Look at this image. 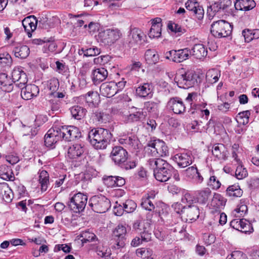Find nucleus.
Returning a JSON list of instances; mask_svg holds the SVG:
<instances>
[{"instance_id": "nucleus-13", "label": "nucleus", "mask_w": 259, "mask_h": 259, "mask_svg": "<svg viewBox=\"0 0 259 259\" xmlns=\"http://www.w3.org/2000/svg\"><path fill=\"white\" fill-rule=\"evenodd\" d=\"M186 9L192 12L196 17L201 20L204 16V10L202 7L195 0L188 1L185 4Z\"/></svg>"}, {"instance_id": "nucleus-32", "label": "nucleus", "mask_w": 259, "mask_h": 259, "mask_svg": "<svg viewBox=\"0 0 259 259\" xmlns=\"http://www.w3.org/2000/svg\"><path fill=\"white\" fill-rule=\"evenodd\" d=\"M226 193L229 197H240L242 196L243 192L239 185L235 184L228 187Z\"/></svg>"}, {"instance_id": "nucleus-33", "label": "nucleus", "mask_w": 259, "mask_h": 259, "mask_svg": "<svg viewBox=\"0 0 259 259\" xmlns=\"http://www.w3.org/2000/svg\"><path fill=\"white\" fill-rule=\"evenodd\" d=\"M193 55L198 59H201L207 55V51L202 44H196L192 49Z\"/></svg>"}, {"instance_id": "nucleus-14", "label": "nucleus", "mask_w": 259, "mask_h": 259, "mask_svg": "<svg viewBox=\"0 0 259 259\" xmlns=\"http://www.w3.org/2000/svg\"><path fill=\"white\" fill-rule=\"evenodd\" d=\"M13 81L16 83L19 88L23 87L27 82L26 74L19 68H15L12 73Z\"/></svg>"}, {"instance_id": "nucleus-20", "label": "nucleus", "mask_w": 259, "mask_h": 259, "mask_svg": "<svg viewBox=\"0 0 259 259\" xmlns=\"http://www.w3.org/2000/svg\"><path fill=\"white\" fill-rule=\"evenodd\" d=\"M127 231L126 228L122 225H118L115 229L113 233L114 235L120 238L121 240L117 242L116 245L118 248L122 247L124 246L125 243L123 239L126 234Z\"/></svg>"}, {"instance_id": "nucleus-19", "label": "nucleus", "mask_w": 259, "mask_h": 259, "mask_svg": "<svg viewBox=\"0 0 259 259\" xmlns=\"http://www.w3.org/2000/svg\"><path fill=\"white\" fill-rule=\"evenodd\" d=\"M161 27L162 24L160 18L154 20L149 33V37L151 38L160 37L161 33Z\"/></svg>"}, {"instance_id": "nucleus-57", "label": "nucleus", "mask_w": 259, "mask_h": 259, "mask_svg": "<svg viewBox=\"0 0 259 259\" xmlns=\"http://www.w3.org/2000/svg\"><path fill=\"white\" fill-rule=\"evenodd\" d=\"M156 213H158L159 217L161 219L165 218L167 214V207L164 204H161L157 207L156 210Z\"/></svg>"}, {"instance_id": "nucleus-16", "label": "nucleus", "mask_w": 259, "mask_h": 259, "mask_svg": "<svg viewBox=\"0 0 259 259\" xmlns=\"http://www.w3.org/2000/svg\"><path fill=\"white\" fill-rule=\"evenodd\" d=\"M100 92L104 96L112 97L116 93V84L114 82L104 83L100 87Z\"/></svg>"}, {"instance_id": "nucleus-41", "label": "nucleus", "mask_w": 259, "mask_h": 259, "mask_svg": "<svg viewBox=\"0 0 259 259\" xmlns=\"http://www.w3.org/2000/svg\"><path fill=\"white\" fill-rule=\"evenodd\" d=\"M225 199L221 195L216 194L213 196L211 205L217 208L220 209L223 208L225 206Z\"/></svg>"}, {"instance_id": "nucleus-36", "label": "nucleus", "mask_w": 259, "mask_h": 259, "mask_svg": "<svg viewBox=\"0 0 259 259\" xmlns=\"http://www.w3.org/2000/svg\"><path fill=\"white\" fill-rule=\"evenodd\" d=\"M146 62L149 64H155L159 60V56L156 52L153 50H148L145 54Z\"/></svg>"}, {"instance_id": "nucleus-39", "label": "nucleus", "mask_w": 259, "mask_h": 259, "mask_svg": "<svg viewBox=\"0 0 259 259\" xmlns=\"http://www.w3.org/2000/svg\"><path fill=\"white\" fill-rule=\"evenodd\" d=\"M99 95L96 92H89L86 95L85 100L90 106H96L99 102Z\"/></svg>"}, {"instance_id": "nucleus-63", "label": "nucleus", "mask_w": 259, "mask_h": 259, "mask_svg": "<svg viewBox=\"0 0 259 259\" xmlns=\"http://www.w3.org/2000/svg\"><path fill=\"white\" fill-rule=\"evenodd\" d=\"M99 53L100 51L98 48H93L87 49L84 52V55L87 56H94Z\"/></svg>"}, {"instance_id": "nucleus-21", "label": "nucleus", "mask_w": 259, "mask_h": 259, "mask_svg": "<svg viewBox=\"0 0 259 259\" xmlns=\"http://www.w3.org/2000/svg\"><path fill=\"white\" fill-rule=\"evenodd\" d=\"M255 6L253 0H237L235 4L236 10L248 11L253 9Z\"/></svg>"}, {"instance_id": "nucleus-28", "label": "nucleus", "mask_w": 259, "mask_h": 259, "mask_svg": "<svg viewBox=\"0 0 259 259\" xmlns=\"http://www.w3.org/2000/svg\"><path fill=\"white\" fill-rule=\"evenodd\" d=\"M83 152V147L80 144H75L69 147L68 156L70 158L75 159L79 157Z\"/></svg>"}, {"instance_id": "nucleus-59", "label": "nucleus", "mask_w": 259, "mask_h": 259, "mask_svg": "<svg viewBox=\"0 0 259 259\" xmlns=\"http://www.w3.org/2000/svg\"><path fill=\"white\" fill-rule=\"evenodd\" d=\"M71 249V247L70 245L67 244H58L56 245L55 247V251H63V252L65 253L69 252Z\"/></svg>"}, {"instance_id": "nucleus-38", "label": "nucleus", "mask_w": 259, "mask_h": 259, "mask_svg": "<svg viewBox=\"0 0 259 259\" xmlns=\"http://www.w3.org/2000/svg\"><path fill=\"white\" fill-rule=\"evenodd\" d=\"M71 113L74 118L79 120L84 117L86 110L80 106H74L71 108Z\"/></svg>"}, {"instance_id": "nucleus-5", "label": "nucleus", "mask_w": 259, "mask_h": 259, "mask_svg": "<svg viewBox=\"0 0 259 259\" xmlns=\"http://www.w3.org/2000/svg\"><path fill=\"white\" fill-rule=\"evenodd\" d=\"M91 205L96 212H105L110 206L109 200L103 196H94L90 200Z\"/></svg>"}, {"instance_id": "nucleus-62", "label": "nucleus", "mask_w": 259, "mask_h": 259, "mask_svg": "<svg viewBox=\"0 0 259 259\" xmlns=\"http://www.w3.org/2000/svg\"><path fill=\"white\" fill-rule=\"evenodd\" d=\"M168 28L171 31L175 33L180 32L182 31V27L178 24L170 22L168 24Z\"/></svg>"}, {"instance_id": "nucleus-50", "label": "nucleus", "mask_w": 259, "mask_h": 259, "mask_svg": "<svg viewBox=\"0 0 259 259\" xmlns=\"http://www.w3.org/2000/svg\"><path fill=\"white\" fill-rule=\"evenodd\" d=\"M80 237L82 238V241L83 242H86L90 241H95L97 239L96 235L94 233L89 231L82 232L80 234Z\"/></svg>"}, {"instance_id": "nucleus-42", "label": "nucleus", "mask_w": 259, "mask_h": 259, "mask_svg": "<svg viewBox=\"0 0 259 259\" xmlns=\"http://www.w3.org/2000/svg\"><path fill=\"white\" fill-rule=\"evenodd\" d=\"M220 76V72L217 70L212 69L207 72L206 79L208 82L213 83L218 80Z\"/></svg>"}, {"instance_id": "nucleus-45", "label": "nucleus", "mask_w": 259, "mask_h": 259, "mask_svg": "<svg viewBox=\"0 0 259 259\" xmlns=\"http://www.w3.org/2000/svg\"><path fill=\"white\" fill-rule=\"evenodd\" d=\"M153 167H154V172L160 170L171 169L170 166L164 160L162 159H156L154 161Z\"/></svg>"}, {"instance_id": "nucleus-23", "label": "nucleus", "mask_w": 259, "mask_h": 259, "mask_svg": "<svg viewBox=\"0 0 259 259\" xmlns=\"http://www.w3.org/2000/svg\"><path fill=\"white\" fill-rule=\"evenodd\" d=\"M231 225L236 230L243 232H248L250 227L249 223L244 219L234 220L231 222Z\"/></svg>"}, {"instance_id": "nucleus-2", "label": "nucleus", "mask_w": 259, "mask_h": 259, "mask_svg": "<svg viewBox=\"0 0 259 259\" xmlns=\"http://www.w3.org/2000/svg\"><path fill=\"white\" fill-rule=\"evenodd\" d=\"M232 31L231 25L225 20L214 22L211 25L210 32L213 36L221 38L229 36Z\"/></svg>"}, {"instance_id": "nucleus-15", "label": "nucleus", "mask_w": 259, "mask_h": 259, "mask_svg": "<svg viewBox=\"0 0 259 259\" xmlns=\"http://www.w3.org/2000/svg\"><path fill=\"white\" fill-rule=\"evenodd\" d=\"M39 93L38 87L34 84H28L21 91V96L25 100L31 99L36 96Z\"/></svg>"}, {"instance_id": "nucleus-56", "label": "nucleus", "mask_w": 259, "mask_h": 259, "mask_svg": "<svg viewBox=\"0 0 259 259\" xmlns=\"http://www.w3.org/2000/svg\"><path fill=\"white\" fill-rule=\"evenodd\" d=\"M221 10L218 3L212 4L207 9V13L210 17H213L217 12Z\"/></svg>"}, {"instance_id": "nucleus-9", "label": "nucleus", "mask_w": 259, "mask_h": 259, "mask_svg": "<svg viewBox=\"0 0 259 259\" xmlns=\"http://www.w3.org/2000/svg\"><path fill=\"white\" fill-rule=\"evenodd\" d=\"M110 157L115 163L120 164L126 160L127 153L121 147H115L111 152Z\"/></svg>"}, {"instance_id": "nucleus-60", "label": "nucleus", "mask_w": 259, "mask_h": 259, "mask_svg": "<svg viewBox=\"0 0 259 259\" xmlns=\"http://www.w3.org/2000/svg\"><path fill=\"white\" fill-rule=\"evenodd\" d=\"M208 184L214 189H219L221 186L220 182L218 180H217L214 176L210 178Z\"/></svg>"}, {"instance_id": "nucleus-55", "label": "nucleus", "mask_w": 259, "mask_h": 259, "mask_svg": "<svg viewBox=\"0 0 259 259\" xmlns=\"http://www.w3.org/2000/svg\"><path fill=\"white\" fill-rule=\"evenodd\" d=\"M141 237L142 238L137 237L133 239L131 243V245L133 247H137L142 244L143 242H147L150 240V238H146L145 235H142Z\"/></svg>"}, {"instance_id": "nucleus-51", "label": "nucleus", "mask_w": 259, "mask_h": 259, "mask_svg": "<svg viewBox=\"0 0 259 259\" xmlns=\"http://www.w3.org/2000/svg\"><path fill=\"white\" fill-rule=\"evenodd\" d=\"M123 205L124 210L128 213L133 212L137 207L136 203L131 200L126 201Z\"/></svg>"}, {"instance_id": "nucleus-52", "label": "nucleus", "mask_w": 259, "mask_h": 259, "mask_svg": "<svg viewBox=\"0 0 259 259\" xmlns=\"http://www.w3.org/2000/svg\"><path fill=\"white\" fill-rule=\"evenodd\" d=\"M235 175L238 179L241 180L247 176V172L245 168L239 165L236 168Z\"/></svg>"}, {"instance_id": "nucleus-6", "label": "nucleus", "mask_w": 259, "mask_h": 259, "mask_svg": "<svg viewBox=\"0 0 259 259\" xmlns=\"http://www.w3.org/2000/svg\"><path fill=\"white\" fill-rule=\"evenodd\" d=\"M87 199V197L84 194L77 193L71 198L69 206L75 212H81L85 208Z\"/></svg>"}, {"instance_id": "nucleus-29", "label": "nucleus", "mask_w": 259, "mask_h": 259, "mask_svg": "<svg viewBox=\"0 0 259 259\" xmlns=\"http://www.w3.org/2000/svg\"><path fill=\"white\" fill-rule=\"evenodd\" d=\"M212 152L213 155L220 159H224L227 154L226 148L223 144L214 145L213 147Z\"/></svg>"}, {"instance_id": "nucleus-44", "label": "nucleus", "mask_w": 259, "mask_h": 259, "mask_svg": "<svg viewBox=\"0 0 259 259\" xmlns=\"http://www.w3.org/2000/svg\"><path fill=\"white\" fill-rule=\"evenodd\" d=\"M169 104L175 113L179 114L185 109V107L181 101L172 99L169 101Z\"/></svg>"}, {"instance_id": "nucleus-12", "label": "nucleus", "mask_w": 259, "mask_h": 259, "mask_svg": "<svg viewBox=\"0 0 259 259\" xmlns=\"http://www.w3.org/2000/svg\"><path fill=\"white\" fill-rule=\"evenodd\" d=\"M177 212L181 213L182 215L181 218L186 221L188 220H195L198 218L199 214L197 207L194 206L184 207L181 210V212L179 210H177Z\"/></svg>"}, {"instance_id": "nucleus-1", "label": "nucleus", "mask_w": 259, "mask_h": 259, "mask_svg": "<svg viewBox=\"0 0 259 259\" xmlns=\"http://www.w3.org/2000/svg\"><path fill=\"white\" fill-rule=\"evenodd\" d=\"M109 137L108 131L101 128L92 130L89 134L92 145L97 149L105 148L107 146V140Z\"/></svg>"}, {"instance_id": "nucleus-7", "label": "nucleus", "mask_w": 259, "mask_h": 259, "mask_svg": "<svg viewBox=\"0 0 259 259\" xmlns=\"http://www.w3.org/2000/svg\"><path fill=\"white\" fill-rule=\"evenodd\" d=\"M147 151H150L154 156H162L166 155L167 149L163 141L155 140L149 143Z\"/></svg>"}, {"instance_id": "nucleus-17", "label": "nucleus", "mask_w": 259, "mask_h": 259, "mask_svg": "<svg viewBox=\"0 0 259 259\" xmlns=\"http://www.w3.org/2000/svg\"><path fill=\"white\" fill-rule=\"evenodd\" d=\"M104 184L108 187H120L125 184V180L122 177L108 176L103 179Z\"/></svg>"}, {"instance_id": "nucleus-11", "label": "nucleus", "mask_w": 259, "mask_h": 259, "mask_svg": "<svg viewBox=\"0 0 259 259\" xmlns=\"http://www.w3.org/2000/svg\"><path fill=\"white\" fill-rule=\"evenodd\" d=\"M146 116V112L138 110L136 108L132 107L128 113L124 114V119L126 122H133L140 120Z\"/></svg>"}, {"instance_id": "nucleus-31", "label": "nucleus", "mask_w": 259, "mask_h": 259, "mask_svg": "<svg viewBox=\"0 0 259 259\" xmlns=\"http://www.w3.org/2000/svg\"><path fill=\"white\" fill-rule=\"evenodd\" d=\"M187 176L193 179H194L197 183H201L203 178L198 172V170L196 167L194 166H191L186 169Z\"/></svg>"}, {"instance_id": "nucleus-53", "label": "nucleus", "mask_w": 259, "mask_h": 259, "mask_svg": "<svg viewBox=\"0 0 259 259\" xmlns=\"http://www.w3.org/2000/svg\"><path fill=\"white\" fill-rule=\"evenodd\" d=\"M210 193V191L209 189H206L201 191L199 193L198 196L200 202H204L208 198Z\"/></svg>"}, {"instance_id": "nucleus-54", "label": "nucleus", "mask_w": 259, "mask_h": 259, "mask_svg": "<svg viewBox=\"0 0 259 259\" xmlns=\"http://www.w3.org/2000/svg\"><path fill=\"white\" fill-rule=\"evenodd\" d=\"M141 205L144 208L148 210H152L154 208L153 204L149 198H144Z\"/></svg>"}, {"instance_id": "nucleus-58", "label": "nucleus", "mask_w": 259, "mask_h": 259, "mask_svg": "<svg viewBox=\"0 0 259 259\" xmlns=\"http://www.w3.org/2000/svg\"><path fill=\"white\" fill-rule=\"evenodd\" d=\"M111 60V58L109 56H100L94 59V62L96 63H100L105 65L108 63Z\"/></svg>"}, {"instance_id": "nucleus-27", "label": "nucleus", "mask_w": 259, "mask_h": 259, "mask_svg": "<svg viewBox=\"0 0 259 259\" xmlns=\"http://www.w3.org/2000/svg\"><path fill=\"white\" fill-rule=\"evenodd\" d=\"M0 192L5 201L10 202L12 200L13 193L7 184L3 183L0 185Z\"/></svg>"}, {"instance_id": "nucleus-8", "label": "nucleus", "mask_w": 259, "mask_h": 259, "mask_svg": "<svg viewBox=\"0 0 259 259\" xmlns=\"http://www.w3.org/2000/svg\"><path fill=\"white\" fill-rule=\"evenodd\" d=\"M146 36L140 29L134 28L132 29L128 36V42L132 47L140 45L145 41Z\"/></svg>"}, {"instance_id": "nucleus-46", "label": "nucleus", "mask_w": 259, "mask_h": 259, "mask_svg": "<svg viewBox=\"0 0 259 259\" xmlns=\"http://www.w3.org/2000/svg\"><path fill=\"white\" fill-rule=\"evenodd\" d=\"M151 93V87L148 83H144L136 89V94L140 97H146Z\"/></svg>"}, {"instance_id": "nucleus-25", "label": "nucleus", "mask_w": 259, "mask_h": 259, "mask_svg": "<svg viewBox=\"0 0 259 259\" xmlns=\"http://www.w3.org/2000/svg\"><path fill=\"white\" fill-rule=\"evenodd\" d=\"M175 158L178 165L182 167H185L192 162V159L188 153L178 154L175 155Z\"/></svg>"}, {"instance_id": "nucleus-30", "label": "nucleus", "mask_w": 259, "mask_h": 259, "mask_svg": "<svg viewBox=\"0 0 259 259\" xmlns=\"http://www.w3.org/2000/svg\"><path fill=\"white\" fill-rule=\"evenodd\" d=\"M242 34L244 36L245 41L249 42L253 39L259 38V29H244L242 31Z\"/></svg>"}, {"instance_id": "nucleus-43", "label": "nucleus", "mask_w": 259, "mask_h": 259, "mask_svg": "<svg viewBox=\"0 0 259 259\" xmlns=\"http://www.w3.org/2000/svg\"><path fill=\"white\" fill-rule=\"evenodd\" d=\"M49 177V174L47 171L42 170L40 172L39 182L41 185V190L42 191H46L48 189Z\"/></svg>"}, {"instance_id": "nucleus-49", "label": "nucleus", "mask_w": 259, "mask_h": 259, "mask_svg": "<svg viewBox=\"0 0 259 259\" xmlns=\"http://www.w3.org/2000/svg\"><path fill=\"white\" fill-rule=\"evenodd\" d=\"M61 129L59 134L61 135V137L67 140L71 141V128L70 126H62L59 127Z\"/></svg>"}, {"instance_id": "nucleus-18", "label": "nucleus", "mask_w": 259, "mask_h": 259, "mask_svg": "<svg viewBox=\"0 0 259 259\" xmlns=\"http://www.w3.org/2000/svg\"><path fill=\"white\" fill-rule=\"evenodd\" d=\"M37 21L33 16H28L22 21V24L25 30L28 33L34 31L37 26Z\"/></svg>"}, {"instance_id": "nucleus-4", "label": "nucleus", "mask_w": 259, "mask_h": 259, "mask_svg": "<svg viewBox=\"0 0 259 259\" xmlns=\"http://www.w3.org/2000/svg\"><path fill=\"white\" fill-rule=\"evenodd\" d=\"M120 32L117 30L107 29L99 33L100 41L105 45H111L120 37Z\"/></svg>"}, {"instance_id": "nucleus-10", "label": "nucleus", "mask_w": 259, "mask_h": 259, "mask_svg": "<svg viewBox=\"0 0 259 259\" xmlns=\"http://www.w3.org/2000/svg\"><path fill=\"white\" fill-rule=\"evenodd\" d=\"M61 131L59 127H55L48 131L45 137V142L47 146H52L61 138V135L59 134Z\"/></svg>"}, {"instance_id": "nucleus-61", "label": "nucleus", "mask_w": 259, "mask_h": 259, "mask_svg": "<svg viewBox=\"0 0 259 259\" xmlns=\"http://www.w3.org/2000/svg\"><path fill=\"white\" fill-rule=\"evenodd\" d=\"M247 207L245 204H240L238 207L235 209V215H237L238 217L242 215L247 211Z\"/></svg>"}, {"instance_id": "nucleus-34", "label": "nucleus", "mask_w": 259, "mask_h": 259, "mask_svg": "<svg viewBox=\"0 0 259 259\" xmlns=\"http://www.w3.org/2000/svg\"><path fill=\"white\" fill-rule=\"evenodd\" d=\"M59 83L58 79L53 78L50 80L49 84V87L50 90L51 91V94L54 97H57L59 98H63L64 97V95L62 93H56L59 88Z\"/></svg>"}, {"instance_id": "nucleus-37", "label": "nucleus", "mask_w": 259, "mask_h": 259, "mask_svg": "<svg viewBox=\"0 0 259 259\" xmlns=\"http://www.w3.org/2000/svg\"><path fill=\"white\" fill-rule=\"evenodd\" d=\"M29 49L26 46L17 47L14 50L15 56L19 58H26L29 54Z\"/></svg>"}, {"instance_id": "nucleus-40", "label": "nucleus", "mask_w": 259, "mask_h": 259, "mask_svg": "<svg viewBox=\"0 0 259 259\" xmlns=\"http://www.w3.org/2000/svg\"><path fill=\"white\" fill-rule=\"evenodd\" d=\"M0 177L5 180L12 181L14 179V176L11 169L6 165L0 166Z\"/></svg>"}, {"instance_id": "nucleus-35", "label": "nucleus", "mask_w": 259, "mask_h": 259, "mask_svg": "<svg viewBox=\"0 0 259 259\" xmlns=\"http://www.w3.org/2000/svg\"><path fill=\"white\" fill-rule=\"evenodd\" d=\"M154 176L156 179L160 182H165L167 181L171 177L170 169L160 170L159 171H155Z\"/></svg>"}, {"instance_id": "nucleus-22", "label": "nucleus", "mask_w": 259, "mask_h": 259, "mask_svg": "<svg viewBox=\"0 0 259 259\" xmlns=\"http://www.w3.org/2000/svg\"><path fill=\"white\" fill-rule=\"evenodd\" d=\"M174 53V57L172 58V60L176 62H181L188 59L191 54L190 50L187 48L179 50Z\"/></svg>"}, {"instance_id": "nucleus-24", "label": "nucleus", "mask_w": 259, "mask_h": 259, "mask_svg": "<svg viewBox=\"0 0 259 259\" xmlns=\"http://www.w3.org/2000/svg\"><path fill=\"white\" fill-rule=\"evenodd\" d=\"M108 72L104 68H100L95 69L92 73V78L95 83H99L107 77Z\"/></svg>"}, {"instance_id": "nucleus-47", "label": "nucleus", "mask_w": 259, "mask_h": 259, "mask_svg": "<svg viewBox=\"0 0 259 259\" xmlns=\"http://www.w3.org/2000/svg\"><path fill=\"white\" fill-rule=\"evenodd\" d=\"M249 112L248 111L239 113L236 116V120L239 124L244 125L248 122Z\"/></svg>"}, {"instance_id": "nucleus-3", "label": "nucleus", "mask_w": 259, "mask_h": 259, "mask_svg": "<svg viewBox=\"0 0 259 259\" xmlns=\"http://www.w3.org/2000/svg\"><path fill=\"white\" fill-rule=\"evenodd\" d=\"M175 81L180 88L184 89L191 87L195 83L193 73L186 71L184 69H181L178 71Z\"/></svg>"}, {"instance_id": "nucleus-48", "label": "nucleus", "mask_w": 259, "mask_h": 259, "mask_svg": "<svg viewBox=\"0 0 259 259\" xmlns=\"http://www.w3.org/2000/svg\"><path fill=\"white\" fill-rule=\"evenodd\" d=\"M136 254L138 257L148 258L152 257V251L149 249L142 248L137 250Z\"/></svg>"}, {"instance_id": "nucleus-26", "label": "nucleus", "mask_w": 259, "mask_h": 259, "mask_svg": "<svg viewBox=\"0 0 259 259\" xmlns=\"http://www.w3.org/2000/svg\"><path fill=\"white\" fill-rule=\"evenodd\" d=\"M12 82V80L8 78V75L6 74H0V84L3 90L8 92L12 91L13 88Z\"/></svg>"}, {"instance_id": "nucleus-64", "label": "nucleus", "mask_w": 259, "mask_h": 259, "mask_svg": "<svg viewBox=\"0 0 259 259\" xmlns=\"http://www.w3.org/2000/svg\"><path fill=\"white\" fill-rule=\"evenodd\" d=\"M71 128V140H73L76 138L80 137L81 134L79 129L74 126H70Z\"/></svg>"}]
</instances>
